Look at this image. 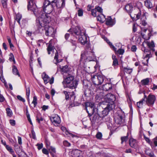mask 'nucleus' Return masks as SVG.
<instances>
[{"label": "nucleus", "instance_id": "f257e3e1", "mask_svg": "<svg viewBox=\"0 0 157 157\" xmlns=\"http://www.w3.org/2000/svg\"><path fill=\"white\" fill-rule=\"evenodd\" d=\"M38 17V20H36V23L39 24L40 25L39 27H40L45 26V25H47L50 21V17L48 14L45 13L41 14V13L39 12L36 15Z\"/></svg>", "mask_w": 157, "mask_h": 157}, {"label": "nucleus", "instance_id": "f03ea898", "mask_svg": "<svg viewBox=\"0 0 157 157\" xmlns=\"http://www.w3.org/2000/svg\"><path fill=\"white\" fill-rule=\"evenodd\" d=\"M81 58L82 59L86 60L87 61H94L95 57L94 53L91 50L88 48L82 53L81 55Z\"/></svg>", "mask_w": 157, "mask_h": 157}, {"label": "nucleus", "instance_id": "7ed1b4c3", "mask_svg": "<svg viewBox=\"0 0 157 157\" xmlns=\"http://www.w3.org/2000/svg\"><path fill=\"white\" fill-rule=\"evenodd\" d=\"M74 76L68 74L67 77L65 79V81L67 84V87L70 89H75L76 88L78 85V82L76 80H74Z\"/></svg>", "mask_w": 157, "mask_h": 157}, {"label": "nucleus", "instance_id": "20e7f679", "mask_svg": "<svg viewBox=\"0 0 157 157\" xmlns=\"http://www.w3.org/2000/svg\"><path fill=\"white\" fill-rule=\"evenodd\" d=\"M105 101H106V105L109 106L110 109H113L115 107L114 101L116 100L115 96L112 94L109 93L104 97Z\"/></svg>", "mask_w": 157, "mask_h": 157}, {"label": "nucleus", "instance_id": "39448f33", "mask_svg": "<svg viewBox=\"0 0 157 157\" xmlns=\"http://www.w3.org/2000/svg\"><path fill=\"white\" fill-rule=\"evenodd\" d=\"M28 9L33 12L35 15H36L42 9H38L35 4V0H28Z\"/></svg>", "mask_w": 157, "mask_h": 157}, {"label": "nucleus", "instance_id": "423d86ee", "mask_svg": "<svg viewBox=\"0 0 157 157\" xmlns=\"http://www.w3.org/2000/svg\"><path fill=\"white\" fill-rule=\"evenodd\" d=\"M39 32L42 33L45 32L46 36H51L53 34L54 32V29L52 27H49L48 25H45V26L40 27H39Z\"/></svg>", "mask_w": 157, "mask_h": 157}, {"label": "nucleus", "instance_id": "0eeeda50", "mask_svg": "<svg viewBox=\"0 0 157 157\" xmlns=\"http://www.w3.org/2000/svg\"><path fill=\"white\" fill-rule=\"evenodd\" d=\"M129 14L133 20L136 21L140 18L141 13L140 10L136 8L132 10Z\"/></svg>", "mask_w": 157, "mask_h": 157}, {"label": "nucleus", "instance_id": "6e6552de", "mask_svg": "<svg viewBox=\"0 0 157 157\" xmlns=\"http://www.w3.org/2000/svg\"><path fill=\"white\" fill-rule=\"evenodd\" d=\"M104 79L105 77L101 75H95L92 78L94 84L97 86L101 84L104 82Z\"/></svg>", "mask_w": 157, "mask_h": 157}, {"label": "nucleus", "instance_id": "1a4fd4ad", "mask_svg": "<svg viewBox=\"0 0 157 157\" xmlns=\"http://www.w3.org/2000/svg\"><path fill=\"white\" fill-rule=\"evenodd\" d=\"M144 94H145L144 93ZM144 98L146 104L148 106L152 105L154 104L156 99L155 96L154 95L151 94H150L147 97L144 94Z\"/></svg>", "mask_w": 157, "mask_h": 157}, {"label": "nucleus", "instance_id": "9d476101", "mask_svg": "<svg viewBox=\"0 0 157 157\" xmlns=\"http://www.w3.org/2000/svg\"><path fill=\"white\" fill-rule=\"evenodd\" d=\"M54 7L55 4L52 1L50 5H46V6L44 7L43 10L45 13L48 14L53 11H55Z\"/></svg>", "mask_w": 157, "mask_h": 157}, {"label": "nucleus", "instance_id": "9b49d317", "mask_svg": "<svg viewBox=\"0 0 157 157\" xmlns=\"http://www.w3.org/2000/svg\"><path fill=\"white\" fill-rule=\"evenodd\" d=\"M50 119L51 122L56 126H58L61 122L60 117L57 114L53 115Z\"/></svg>", "mask_w": 157, "mask_h": 157}, {"label": "nucleus", "instance_id": "f8f14e48", "mask_svg": "<svg viewBox=\"0 0 157 157\" xmlns=\"http://www.w3.org/2000/svg\"><path fill=\"white\" fill-rule=\"evenodd\" d=\"M52 1L57 9L63 8L65 6V0H54Z\"/></svg>", "mask_w": 157, "mask_h": 157}, {"label": "nucleus", "instance_id": "ddd939ff", "mask_svg": "<svg viewBox=\"0 0 157 157\" xmlns=\"http://www.w3.org/2000/svg\"><path fill=\"white\" fill-rule=\"evenodd\" d=\"M87 37L84 32L82 33L81 35L79 36L78 40L82 44H85L86 42Z\"/></svg>", "mask_w": 157, "mask_h": 157}, {"label": "nucleus", "instance_id": "4468645a", "mask_svg": "<svg viewBox=\"0 0 157 157\" xmlns=\"http://www.w3.org/2000/svg\"><path fill=\"white\" fill-rule=\"evenodd\" d=\"M85 107L86 109L87 110L88 108L89 109H91L92 111H93V113H94L95 111L96 108L94 103L91 102H87L85 103Z\"/></svg>", "mask_w": 157, "mask_h": 157}, {"label": "nucleus", "instance_id": "2eb2a0df", "mask_svg": "<svg viewBox=\"0 0 157 157\" xmlns=\"http://www.w3.org/2000/svg\"><path fill=\"white\" fill-rule=\"evenodd\" d=\"M115 123L118 124H121L123 123L124 120L121 115H118L114 117Z\"/></svg>", "mask_w": 157, "mask_h": 157}, {"label": "nucleus", "instance_id": "dca6fc26", "mask_svg": "<svg viewBox=\"0 0 157 157\" xmlns=\"http://www.w3.org/2000/svg\"><path fill=\"white\" fill-rule=\"evenodd\" d=\"M129 144L131 147L134 148H136L137 146L136 141L133 139H129Z\"/></svg>", "mask_w": 157, "mask_h": 157}, {"label": "nucleus", "instance_id": "f3484780", "mask_svg": "<svg viewBox=\"0 0 157 157\" xmlns=\"http://www.w3.org/2000/svg\"><path fill=\"white\" fill-rule=\"evenodd\" d=\"M107 106L102 111V115L101 117H103L106 116L108 113L109 112L112 110V109H109V106L108 105H106Z\"/></svg>", "mask_w": 157, "mask_h": 157}, {"label": "nucleus", "instance_id": "a211bd4d", "mask_svg": "<svg viewBox=\"0 0 157 157\" xmlns=\"http://www.w3.org/2000/svg\"><path fill=\"white\" fill-rule=\"evenodd\" d=\"M103 91H108L110 90H111L112 88V84L110 83H108L105 84L103 86Z\"/></svg>", "mask_w": 157, "mask_h": 157}, {"label": "nucleus", "instance_id": "6ab92c4d", "mask_svg": "<svg viewBox=\"0 0 157 157\" xmlns=\"http://www.w3.org/2000/svg\"><path fill=\"white\" fill-rule=\"evenodd\" d=\"M146 44L153 51H155L154 48L155 47V44L153 41H151V42L148 41L146 42Z\"/></svg>", "mask_w": 157, "mask_h": 157}, {"label": "nucleus", "instance_id": "aec40b11", "mask_svg": "<svg viewBox=\"0 0 157 157\" xmlns=\"http://www.w3.org/2000/svg\"><path fill=\"white\" fill-rule=\"evenodd\" d=\"M133 7L132 5L131 4H128L126 5L125 7V9L126 11L129 14L131 13Z\"/></svg>", "mask_w": 157, "mask_h": 157}, {"label": "nucleus", "instance_id": "412c9836", "mask_svg": "<svg viewBox=\"0 0 157 157\" xmlns=\"http://www.w3.org/2000/svg\"><path fill=\"white\" fill-rule=\"evenodd\" d=\"M42 78L45 83L47 84L48 82L49 77L45 72H44L42 75Z\"/></svg>", "mask_w": 157, "mask_h": 157}, {"label": "nucleus", "instance_id": "4be33fe9", "mask_svg": "<svg viewBox=\"0 0 157 157\" xmlns=\"http://www.w3.org/2000/svg\"><path fill=\"white\" fill-rule=\"evenodd\" d=\"M97 19L98 21H99L102 23L105 20V16L103 14H101V16L100 15L97 16Z\"/></svg>", "mask_w": 157, "mask_h": 157}, {"label": "nucleus", "instance_id": "5701e85b", "mask_svg": "<svg viewBox=\"0 0 157 157\" xmlns=\"http://www.w3.org/2000/svg\"><path fill=\"white\" fill-rule=\"evenodd\" d=\"M74 32L75 35L78 36L81 35V33H82L81 32V29L78 26H77L74 29Z\"/></svg>", "mask_w": 157, "mask_h": 157}, {"label": "nucleus", "instance_id": "b1692460", "mask_svg": "<svg viewBox=\"0 0 157 157\" xmlns=\"http://www.w3.org/2000/svg\"><path fill=\"white\" fill-rule=\"evenodd\" d=\"M12 72L13 74L14 75H17L20 77V75L18 69L14 65H13L12 67Z\"/></svg>", "mask_w": 157, "mask_h": 157}, {"label": "nucleus", "instance_id": "393cba45", "mask_svg": "<svg viewBox=\"0 0 157 157\" xmlns=\"http://www.w3.org/2000/svg\"><path fill=\"white\" fill-rule=\"evenodd\" d=\"M106 24L107 25H113V21L110 17H109L105 19Z\"/></svg>", "mask_w": 157, "mask_h": 157}, {"label": "nucleus", "instance_id": "a878e982", "mask_svg": "<svg viewBox=\"0 0 157 157\" xmlns=\"http://www.w3.org/2000/svg\"><path fill=\"white\" fill-rule=\"evenodd\" d=\"M145 6L148 8H151L153 7V5L150 0H146L144 1Z\"/></svg>", "mask_w": 157, "mask_h": 157}, {"label": "nucleus", "instance_id": "bb28decb", "mask_svg": "<svg viewBox=\"0 0 157 157\" xmlns=\"http://www.w3.org/2000/svg\"><path fill=\"white\" fill-rule=\"evenodd\" d=\"M54 47L50 43V41L49 42V44L47 48V50L48 52V54H50L51 53L50 52L52 51V50L54 49Z\"/></svg>", "mask_w": 157, "mask_h": 157}, {"label": "nucleus", "instance_id": "cd10ccee", "mask_svg": "<svg viewBox=\"0 0 157 157\" xmlns=\"http://www.w3.org/2000/svg\"><path fill=\"white\" fill-rule=\"evenodd\" d=\"M48 150L49 151L50 153L52 155H55L56 153V151L55 148L53 147H50L48 148Z\"/></svg>", "mask_w": 157, "mask_h": 157}, {"label": "nucleus", "instance_id": "c85d7f7f", "mask_svg": "<svg viewBox=\"0 0 157 157\" xmlns=\"http://www.w3.org/2000/svg\"><path fill=\"white\" fill-rule=\"evenodd\" d=\"M141 82L143 85H148L149 82V79L148 78H147L143 79L141 81Z\"/></svg>", "mask_w": 157, "mask_h": 157}, {"label": "nucleus", "instance_id": "c756f323", "mask_svg": "<svg viewBox=\"0 0 157 157\" xmlns=\"http://www.w3.org/2000/svg\"><path fill=\"white\" fill-rule=\"evenodd\" d=\"M36 120L38 123H40L43 120V118L41 117L40 114H38L36 116Z\"/></svg>", "mask_w": 157, "mask_h": 157}, {"label": "nucleus", "instance_id": "7c9ffc66", "mask_svg": "<svg viewBox=\"0 0 157 157\" xmlns=\"http://www.w3.org/2000/svg\"><path fill=\"white\" fill-rule=\"evenodd\" d=\"M105 40L106 41V42L109 44V45L110 46V47L111 48H112L114 51H116V48L113 45H112V43L111 42H110L109 40L107 38H105Z\"/></svg>", "mask_w": 157, "mask_h": 157}, {"label": "nucleus", "instance_id": "2f4dec72", "mask_svg": "<svg viewBox=\"0 0 157 157\" xmlns=\"http://www.w3.org/2000/svg\"><path fill=\"white\" fill-rule=\"evenodd\" d=\"M144 101L145 102V100L144 99V98H142V100L139 102H137V107L139 108H140L142 107Z\"/></svg>", "mask_w": 157, "mask_h": 157}, {"label": "nucleus", "instance_id": "473e14b6", "mask_svg": "<svg viewBox=\"0 0 157 157\" xmlns=\"http://www.w3.org/2000/svg\"><path fill=\"white\" fill-rule=\"evenodd\" d=\"M22 16L21 14H17L16 15V20L19 25L20 24V20Z\"/></svg>", "mask_w": 157, "mask_h": 157}, {"label": "nucleus", "instance_id": "72a5a7b5", "mask_svg": "<svg viewBox=\"0 0 157 157\" xmlns=\"http://www.w3.org/2000/svg\"><path fill=\"white\" fill-rule=\"evenodd\" d=\"M6 113L7 115L10 117L12 116V113L11 110L10 108H7L6 109Z\"/></svg>", "mask_w": 157, "mask_h": 157}, {"label": "nucleus", "instance_id": "f704fd0d", "mask_svg": "<svg viewBox=\"0 0 157 157\" xmlns=\"http://www.w3.org/2000/svg\"><path fill=\"white\" fill-rule=\"evenodd\" d=\"M62 71L64 73H67L69 71L68 66L66 65L63 67L62 68Z\"/></svg>", "mask_w": 157, "mask_h": 157}, {"label": "nucleus", "instance_id": "c9c22d12", "mask_svg": "<svg viewBox=\"0 0 157 157\" xmlns=\"http://www.w3.org/2000/svg\"><path fill=\"white\" fill-rule=\"evenodd\" d=\"M124 70L126 73L129 74H131L132 72V69H130L128 67H124Z\"/></svg>", "mask_w": 157, "mask_h": 157}, {"label": "nucleus", "instance_id": "e433bc0d", "mask_svg": "<svg viewBox=\"0 0 157 157\" xmlns=\"http://www.w3.org/2000/svg\"><path fill=\"white\" fill-rule=\"evenodd\" d=\"M9 56H10L9 59V60L10 61H13L14 63L15 64L16 62L15 61L14 56L13 54L12 53H10L9 55Z\"/></svg>", "mask_w": 157, "mask_h": 157}, {"label": "nucleus", "instance_id": "4c0bfd02", "mask_svg": "<svg viewBox=\"0 0 157 157\" xmlns=\"http://www.w3.org/2000/svg\"><path fill=\"white\" fill-rule=\"evenodd\" d=\"M128 139V136H123V137H121V143L122 144L124 142H126V141H127Z\"/></svg>", "mask_w": 157, "mask_h": 157}, {"label": "nucleus", "instance_id": "58836bf2", "mask_svg": "<svg viewBox=\"0 0 157 157\" xmlns=\"http://www.w3.org/2000/svg\"><path fill=\"white\" fill-rule=\"evenodd\" d=\"M26 113L28 121L30 122V124L32 125V121L30 117V115L27 109H26Z\"/></svg>", "mask_w": 157, "mask_h": 157}, {"label": "nucleus", "instance_id": "ea45409f", "mask_svg": "<svg viewBox=\"0 0 157 157\" xmlns=\"http://www.w3.org/2000/svg\"><path fill=\"white\" fill-rule=\"evenodd\" d=\"M7 0H1L2 6L4 8H6L7 6Z\"/></svg>", "mask_w": 157, "mask_h": 157}, {"label": "nucleus", "instance_id": "a19ab883", "mask_svg": "<svg viewBox=\"0 0 157 157\" xmlns=\"http://www.w3.org/2000/svg\"><path fill=\"white\" fill-rule=\"evenodd\" d=\"M91 14L94 16L95 17L97 16L96 10L95 9H92L91 10Z\"/></svg>", "mask_w": 157, "mask_h": 157}, {"label": "nucleus", "instance_id": "79ce46f5", "mask_svg": "<svg viewBox=\"0 0 157 157\" xmlns=\"http://www.w3.org/2000/svg\"><path fill=\"white\" fill-rule=\"evenodd\" d=\"M102 134L100 132H98L97 133L96 135V138L98 139H101L102 138Z\"/></svg>", "mask_w": 157, "mask_h": 157}, {"label": "nucleus", "instance_id": "37998d69", "mask_svg": "<svg viewBox=\"0 0 157 157\" xmlns=\"http://www.w3.org/2000/svg\"><path fill=\"white\" fill-rule=\"evenodd\" d=\"M78 15L79 16H82L83 14V11L82 9H79L78 11Z\"/></svg>", "mask_w": 157, "mask_h": 157}, {"label": "nucleus", "instance_id": "c03bdc74", "mask_svg": "<svg viewBox=\"0 0 157 157\" xmlns=\"http://www.w3.org/2000/svg\"><path fill=\"white\" fill-rule=\"evenodd\" d=\"M58 54L57 52L55 53V56L54 57V59L56 60L57 63L60 62L62 59H61L60 61H59V60H58Z\"/></svg>", "mask_w": 157, "mask_h": 157}, {"label": "nucleus", "instance_id": "a18cd8bd", "mask_svg": "<svg viewBox=\"0 0 157 157\" xmlns=\"http://www.w3.org/2000/svg\"><path fill=\"white\" fill-rule=\"evenodd\" d=\"M63 144L65 146L68 147H70L71 145L70 143L66 140H65L63 142Z\"/></svg>", "mask_w": 157, "mask_h": 157}, {"label": "nucleus", "instance_id": "49530a36", "mask_svg": "<svg viewBox=\"0 0 157 157\" xmlns=\"http://www.w3.org/2000/svg\"><path fill=\"white\" fill-rule=\"evenodd\" d=\"M17 98L18 100L22 102H24L25 101V99L20 95H17Z\"/></svg>", "mask_w": 157, "mask_h": 157}, {"label": "nucleus", "instance_id": "de8ad7c7", "mask_svg": "<svg viewBox=\"0 0 157 157\" xmlns=\"http://www.w3.org/2000/svg\"><path fill=\"white\" fill-rule=\"evenodd\" d=\"M63 93L65 95V99L66 100H68L69 98V92H68L66 91H63Z\"/></svg>", "mask_w": 157, "mask_h": 157}, {"label": "nucleus", "instance_id": "09e8293b", "mask_svg": "<svg viewBox=\"0 0 157 157\" xmlns=\"http://www.w3.org/2000/svg\"><path fill=\"white\" fill-rule=\"evenodd\" d=\"M37 99L36 97L35 96H34L33 97V99L32 103L34 104V106H35L37 104Z\"/></svg>", "mask_w": 157, "mask_h": 157}, {"label": "nucleus", "instance_id": "8fccbe9b", "mask_svg": "<svg viewBox=\"0 0 157 157\" xmlns=\"http://www.w3.org/2000/svg\"><path fill=\"white\" fill-rule=\"evenodd\" d=\"M6 147L7 150L10 151L11 153V152H13V151L10 147L9 146V145H7L6 146Z\"/></svg>", "mask_w": 157, "mask_h": 157}, {"label": "nucleus", "instance_id": "3c124183", "mask_svg": "<svg viewBox=\"0 0 157 157\" xmlns=\"http://www.w3.org/2000/svg\"><path fill=\"white\" fill-rule=\"evenodd\" d=\"M118 65V62L117 60V59H115L114 60H113V66H117Z\"/></svg>", "mask_w": 157, "mask_h": 157}, {"label": "nucleus", "instance_id": "603ef678", "mask_svg": "<svg viewBox=\"0 0 157 157\" xmlns=\"http://www.w3.org/2000/svg\"><path fill=\"white\" fill-rule=\"evenodd\" d=\"M42 152L44 154L46 155H48L49 154L48 151L46 148H43L42 150Z\"/></svg>", "mask_w": 157, "mask_h": 157}, {"label": "nucleus", "instance_id": "864d4df0", "mask_svg": "<svg viewBox=\"0 0 157 157\" xmlns=\"http://www.w3.org/2000/svg\"><path fill=\"white\" fill-rule=\"evenodd\" d=\"M95 9H96V11H97L98 12L101 13L102 12V9L101 7L99 6H98L96 8H95Z\"/></svg>", "mask_w": 157, "mask_h": 157}, {"label": "nucleus", "instance_id": "5fc2aeb1", "mask_svg": "<svg viewBox=\"0 0 157 157\" xmlns=\"http://www.w3.org/2000/svg\"><path fill=\"white\" fill-rule=\"evenodd\" d=\"M80 148L82 150H85L87 148V146L84 144L81 145L80 146Z\"/></svg>", "mask_w": 157, "mask_h": 157}, {"label": "nucleus", "instance_id": "6e6d98bb", "mask_svg": "<svg viewBox=\"0 0 157 157\" xmlns=\"http://www.w3.org/2000/svg\"><path fill=\"white\" fill-rule=\"evenodd\" d=\"M117 52L119 54L122 55L124 52V50L123 49L120 48L118 50Z\"/></svg>", "mask_w": 157, "mask_h": 157}, {"label": "nucleus", "instance_id": "4d7b16f0", "mask_svg": "<svg viewBox=\"0 0 157 157\" xmlns=\"http://www.w3.org/2000/svg\"><path fill=\"white\" fill-rule=\"evenodd\" d=\"M36 146H37V148L38 149L40 150L43 147V144L42 143H41L40 144H36Z\"/></svg>", "mask_w": 157, "mask_h": 157}, {"label": "nucleus", "instance_id": "13d9d810", "mask_svg": "<svg viewBox=\"0 0 157 157\" xmlns=\"http://www.w3.org/2000/svg\"><path fill=\"white\" fill-rule=\"evenodd\" d=\"M137 48L135 45H133L131 48V50L132 52H135L136 51Z\"/></svg>", "mask_w": 157, "mask_h": 157}, {"label": "nucleus", "instance_id": "bf43d9fd", "mask_svg": "<svg viewBox=\"0 0 157 157\" xmlns=\"http://www.w3.org/2000/svg\"><path fill=\"white\" fill-rule=\"evenodd\" d=\"M141 23L142 25H143L144 26H145L147 25V22L144 19L143 20L142 18L141 19Z\"/></svg>", "mask_w": 157, "mask_h": 157}, {"label": "nucleus", "instance_id": "052dcab7", "mask_svg": "<svg viewBox=\"0 0 157 157\" xmlns=\"http://www.w3.org/2000/svg\"><path fill=\"white\" fill-rule=\"evenodd\" d=\"M31 133L33 138L34 139H35L36 138L35 133L33 130L31 131Z\"/></svg>", "mask_w": 157, "mask_h": 157}, {"label": "nucleus", "instance_id": "680f3d73", "mask_svg": "<svg viewBox=\"0 0 157 157\" xmlns=\"http://www.w3.org/2000/svg\"><path fill=\"white\" fill-rule=\"evenodd\" d=\"M65 133L66 134H67V135H70V136H71L72 137H74L75 136V135H74L72 134L69 132L68 131H66Z\"/></svg>", "mask_w": 157, "mask_h": 157}, {"label": "nucleus", "instance_id": "e2e57ef3", "mask_svg": "<svg viewBox=\"0 0 157 157\" xmlns=\"http://www.w3.org/2000/svg\"><path fill=\"white\" fill-rule=\"evenodd\" d=\"M10 124L12 126H14L15 124V121L13 120H10Z\"/></svg>", "mask_w": 157, "mask_h": 157}, {"label": "nucleus", "instance_id": "0e129e2a", "mask_svg": "<svg viewBox=\"0 0 157 157\" xmlns=\"http://www.w3.org/2000/svg\"><path fill=\"white\" fill-rule=\"evenodd\" d=\"M30 94V90L29 88H28V89H26V95L27 96V99L28 100L29 99V96Z\"/></svg>", "mask_w": 157, "mask_h": 157}, {"label": "nucleus", "instance_id": "69168bd1", "mask_svg": "<svg viewBox=\"0 0 157 157\" xmlns=\"http://www.w3.org/2000/svg\"><path fill=\"white\" fill-rule=\"evenodd\" d=\"M57 9V10L56 11H54V12L55 14L56 15H58L60 14L61 12V10L60 9Z\"/></svg>", "mask_w": 157, "mask_h": 157}, {"label": "nucleus", "instance_id": "338daca9", "mask_svg": "<svg viewBox=\"0 0 157 157\" xmlns=\"http://www.w3.org/2000/svg\"><path fill=\"white\" fill-rule=\"evenodd\" d=\"M48 5H50L51 4V2L48 1H45L44 3V7L46 6V5H48Z\"/></svg>", "mask_w": 157, "mask_h": 157}, {"label": "nucleus", "instance_id": "774afa93", "mask_svg": "<svg viewBox=\"0 0 157 157\" xmlns=\"http://www.w3.org/2000/svg\"><path fill=\"white\" fill-rule=\"evenodd\" d=\"M5 100V98L2 95L0 94V101L1 102H3Z\"/></svg>", "mask_w": 157, "mask_h": 157}]
</instances>
